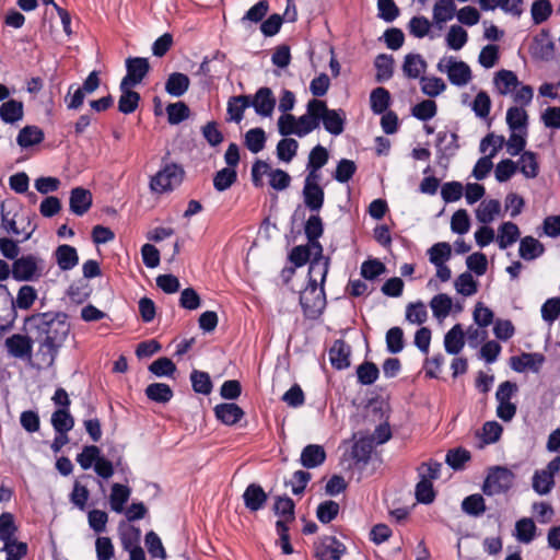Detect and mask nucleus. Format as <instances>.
I'll return each instance as SVG.
<instances>
[{
    "mask_svg": "<svg viewBox=\"0 0 560 560\" xmlns=\"http://www.w3.org/2000/svg\"><path fill=\"white\" fill-rule=\"evenodd\" d=\"M5 343L9 352L16 358L27 355L32 351L31 340L22 335H13L7 339Z\"/></svg>",
    "mask_w": 560,
    "mask_h": 560,
    "instance_id": "f704fd0d",
    "label": "nucleus"
},
{
    "mask_svg": "<svg viewBox=\"0 0 560 560\" xmlns=\"http://www.w3.org/2000/svg\"><path fill=\"white\" fill-rule=\"evenodd\" d=\"M511 135L505 141L506 151L510 155H518L526 145L527 130H510Z\"/></svg>",
    "mask_w": 560,
    "mask_h": 560,
    "instance_id": "09e8293b",
    "label": "nucleus"
},
{
    "mask_svg": "<svg viewBox=\"0 0 560 560\" xmlns=\"http://www.w3.org/2000/svg\"><path fill=\"white\" fill-rule=\"evenodd\" d=\"M56 260L61 270H70L79 262L77 249L70 245H60L55 252Z\"/></svg>",
    "mask_w": 560,
    "mask_h": 560,
    "instance_id": "a878e982",
    "label": "nucleus"
},
{
    "mask_svg": "<svg viewBox=\"0 0 560 560\" xmlns=\"http://www.w3.org/2000/svg\"><path fill=\"white\" fill-rule=\"evenodd\" d=\"M126 68L127 74L121 80L122 85L136 86L149 72L150 65L147 58L136 57L126 60Z\"/></svg>",
    "mask_w": 560,
    "mask_h": 560,
    "instance_id": "ddd939ff",
    "label": "nucleus"
},
{
    "mask_svg": "<svg viewBox=\"0 0 560 560\" xmlns=\"http://www.w3.org/2000/svg\"><path fill=\"white\" fill-rule=\"evenodd\" d=\"M456 291L465 296L474 295L477 292V282L469 272H464L455 280Z\"/></svg>",
    "mask_w": 560,
    "mask_h": 560,
    "instance_id": "5fc2aeb1",
    "label": "nucleus"
},
{
    "mask_svg": "<svg viewBox=\"0 0 560 560\" xmlns=\"http://www.w3.org/2000/svg\"><path fill=\"white\" fill-rule=\"evenodd\" d=\"M328 272V262L322 259H313L310 265V281L306 288L301 292L300 303L307 317H317L326 305V299L323 287L318 285L326 279Z\"/></svg>",
    "mask_w": 560,
    "mask_h": 560,
    "instance_id": "f03ea898",
    "label": "nucleus"
},
{
    "mask_svg": "<svg viewBox=\"0 0 560 560\" xmlns=\"http://www.w3.org/2000/svg\"><path fill=\"white\" fill-rule=\"evenodd\" d=\"M101 451L95 445L84 446L82 452L78 454L77 462L83 469H89L95 465L97 459L101 457Z\"/></svg>",
    "mask_w": 560,
    "mask_h": 560,
    "instance_id": "0e129e2a",
    "label": "nucleus"
},
{
    "mask_svg": "<svg viewBox=\"0 0 560 560\" xmlns=\"http://www.w3.org/2000/svg\"><path fill=\"white\" fill-rule=\"evenodd\" d=\"M470 229V219L465 209L455 211L451 219V230L457 234H465Z\"/></svg>",
    "mask_w": 560,
    "mask_h": 560,
    "instance_id": "e2e57ef3",
    "label": "nucleus"
},
{
    "mask_svg": "<svg viewBox=\"0 0 560 560\" xmlns=\"http://www.w3.org/2000/svg\"><path fill=\"white\" fill-rule=\"evenodd\" d=\"M514 482V474L504 467L493 468L486 478L483 492L487 495H495L508 491Z\"/></svg>",
    "mask_w": 560,
    "mask_h": 560,
    "instance_id": "1a4fd4ad",
    "label": "nucleus"
},
{
    "mask_svg": "<svg viewBox=\"0 0 560 560\" xmlns=\"http://www.w3.org/2000/svg\"><path fill=\"white\" fill-rule=\"evenodd\" d=\"M560 316V298L548 299L541 306V317L552 323Z\"/></svg>",
    "mask_w": 560,
    "mask_h": 560,
    "instance_id": "774afa93",
    "label": "nucleus"
},
{
    "mask_svg": "<svg viewBox=\"0 0 560 560\" xmlns=\"http://www.w3.org/2000/svg\"><path fill=\"white\" fill-rule=\"evenodd\" d=\"M427 254L429 257V261L432 265L436 266V265L446 264V261H448L451 259L452 247L446 242H439V243H435L434 245H432L427 250Z\"/></svg>",
    "mask_w": 560,
    "mask_h": 560,
    "instance_id": "c9c22d12",
    "label": "nucleus"
},
{
    "mask_svg": "<svg viewBox=\"0 0 560 560\" xmlns=\"http://www.w3.org/2000/svg\"><path fill=\"white\" fill-rule=\"evenodd\" d=\"M214 413L226 425H233L244 416V411L234 402H225L215 406Z\"/></svg>",
    "mask_w": 560,
    "mask_h": 560,
    "instance_id": "6ab92c4d",
    "label": "nucleus"
},
{
    "mask_svg": "<svg viewBox=\"0 0 560 560\" xmlns=\"http://www.w3.org/2000/svg\"><path fill=\"white\" fill-rule=\"evenodd\" d=\"M526 106L515 104L508 108L505 121L510 130H527L528 114L525 109Z\"/></svg>",
    "mask_w": 560,
    "mask_h": 560,
    "instance_id": "f3484780",
    "label": "nucleus"
},
{
    "mask_svg": "<svg viewBox=\"0 0 560 560\" xmlns=\"http://www.w3.org/2000/svg\"><path fill=\"white\" fill-rule=\"evenodd\" d=\"M44 132L37 126H25L16 137V142L21 148H30L42 142Z\"/></svg>",
    "mask_w": 560,
    "mask_h": 560,
    "instance_id": "c85d7f7f",
    "label": "nucleus"
},
{
    "mask_svg": "<svg viewBox=\"0 0 560 560\" xmlns=\"http://www.w3.org/2000/svg\"><path fill=\"white\" fill-rule=\"evenodd\" d=\"M518 226L513 222H503L498 229L497 243L501 249H506L520 238Z\"/></svg>",
    "mask_w": 560,
    "mask_h": 560,
    "instance_id": "5701e85b",
    "label": "nucleus"
},
{
    "mask_svg": "<svg viewBox=\"0 0 560 560\" xmlns=\"http://www.w3.org/2000/svg\"><path fill=\"white\" fill-rule=\"evenodd\" d=\"M536 525L532 518H521L515 524V537L518 541L528 544L535 537Z\"/></svg>",
    "mask_w": 560,
    "mask_h": 560,
    "instance_id": "ea45409f",
    "label": "nucleus"
},
{
    "mask_svg": "<svg viewBox=\"0 0 560 560\" xmlns=\"http://www.w3.org/2000/svg\"><path fill=\"white\" fill-rule=\"evenodd\" d=\"M243 500L245 506L255 512L265 505L267 501V493L259 485L250 483L244 491Z\"/></svg>",
    "mask_w": 560,
    "mask_h": 560,
    "instance_id": "a211bd4d",
    "label": "nucleus"
},
{
    "mask_svg": "<svg viewBox=\"0 0 560 560\" xmlns=\"http://www.w3.org/2000/svg\"><path fill=\"white\" fill-rule=\"evenodd\" d=\"M501 213V203L497 199L482 200L475 211L476 219L488 225L493 222Z\"/></svg>",
    "mask_w": 560,
    "mask_h": 560,
    "instance_id": "dca6fc26",
    "label": "nucleus"
},
{
    "mask_svg": "<svg viewBox=\"0 0 560 560\" xmlns=\"http://www.w3.org/2000/svg\"><path fill=\"white\" fill-rule=\"evenodd\" d=\"M266 142V135L261 128L249 129L245 135V144L253 153L260 152Z\"/></svg>",
    "mask_w": 560,
    "mask_h": 560,
    "instance_id": "603ef678",
    "label": "nucleus"
},
{
    "mask_svg": "<svg viewBox=\"0 0 560 560\" xmlns=\"http://www.w3.org/2000/svg\"><path fill=\"white\" fill-rule=\"evenodd\" d=\"M544 245L532 236H525L521 240L518 253L525 260H533L542 255Z\"/></svg>",
    "mask_w": 560,
    "mask_h": 560,
    "instance_id": "cd10ccee",
    "label": "nucleus"
},
{
    "mask_svg": "<svg viewBox=\"0 0 560 560\" xmlns=\"http://www.w3.org/2000/svg\"><path fill=\"white\" fill-rule=\"evenodd\" d=\"M43 260L34 255H25L14 260L12 277L18 281H33L43 273Z\"/></svg>",
    "mask_w": 560,
    "mask_h": 560,
    "instance_id": "6e6552de",
    "label": "nucleus"
},
{
    "mask_svg": "<svg viewBox=\"0 0 560 560\" xmlns=\"http://www.w3.org/2000/svg\"><path fill=\"white\" fill-rule=\"evenodd\" d=\"M250 105L262 117H270L276 106V98L269 88H260L254 95Z\"/></svg>",
    "mask_w": 560,
    "mask_h": 560,
    "instance_id": "4468645a",
    "label": "nucleus"
},
{
    "mask_svg": "<svg viewBox=\"0 0 560 560\" xmlns=\"http://www.w3.org/2000/svg\"><path fill=\"white\" fill-rule=\"evenodd\" d=\"M428 318V312L425 305L421 302L411 303L407 306L406 310V319L410 324L421 325Z\"/></svg>",
    "mask_w": 560,
    "mask_h": 560,
    "instance_id": "69168bd1",
    "label": "nucleus"
},
{
    "mask_svg": "<svg viewBox=\"0 0 560 560\" xmlns=\"http://www.w3.org/2000/svg\"><path fill=\"white\" fill-rule=\"evenodd\" d=\"M438 71L447 75L448 81L456 86H465L472 79L470 67L453 56L443 57L436 65Z\"/></svg>",
    "mask_w": 560,
    "mask_h": 560,
    "instance_id": "423d86ee",
    "label": "nucleus"
},
{
    "mask_svg": "<svg viewBox=\"0 0 560 560\" xmlns=\"http://www.w3.org/2000/svg\"><path fill=\"white\" fill-rule=\"evenodd\" d=\"M390 95L384 88H376L370 96L371 109L375 114L384 113L389 105Z\"/></svg>",
    "mask_w": 560,
    "mask_h": 560,
    "instance_id": "de8ad7c7",
    "label": "nucleus"
},
{
    "mask_svg": "<svg viewBox=\"0 0 560 560\" xmlns=\"http://www.w3.org/2000/svg\"><path fill=\"white\" fill-rule=\"evenodd\" d=\"M491 98L486 91H479L475 96L471 109L478 118H488L491 110Z\"/></svg>",
    "mask_w": 560,
    "mask_h": 560,
    "instance_id": "8fccbe9b",
    "label": "nucleus"
},
{
    "mask_svg": "<svg viewBox=\"0 0 560 560\" xmlns=\"http://www.w3.org/2000/svg\"><path fill=\"white\" fill-rule=\"evenodd\" d=\"M70 210L77 215L85 214L92 206V194L83 187H75L70 192Z\"/></svg>",
    "mask_w": 560,
    "mask_h": 560,
    "instance_id": "2eb2a0df",
    "label": "nucleus"
},
{
    "mask_svg": "<svg viewBox=\"0 0 560 560\" xmlns=\"http://www.w3.org/2000/svg\"><path fill=\"white\" fill-rule=\"evenodd\" d=\"M462 509L469 515H481L486 511L485 500L480 494H471L464 499Z\"/></svg>",
    "mask_w": 560,
    "mask_h": 560,
    "instance_id": "680f3d73",
    "label": "nucleus"
},
{
    "mask_svg": "<svg viewBox=\"0 0 560 560\" xmlns=\"http://www.w3.org/2000/svg\"><path fill=\"white\" fill-rule=\"evenodd\" d=\"M145 395L153 401L167 402L173 397V390L167 384L153 383L145 388Z\"/></svg>",
    "mask_w": 560,
    "mask_h": 560,
    "instance_id": "58836bf2",
    "label": "nucleus"
},
{
    "mask_svg": "<svg viewBox=\"0 0 560 560\" xmlns=\"http://www.w3.org/2000/svg\"><path fill=\"white\" fill-rule=\"evenodd\" d=\"M0 117L5 122H15L23 117L22 102L10 100L4 102L0 107Z\"/></svg>",
    "mask_w": 560,
    "mask_h": 560,
    "instance_id": "e433bc0d",
    "label": "nucleus"
},
{
    "mask_svg": "<svg viewBox=\"0 0 560 560\" xmlns=\"http://www.w3.org/2000/svg\"><path fill=\"white\" fill-rule=\"evenodd\" d=\"M190 380L195 392L203 395L211 393L212 383L208 373L194 371L190 375Z\"/></svg>",
    "mask_w": 560,
    "mask_h": 560,
    "instance_id": "338daca9",
    "label": "nucleus"
},
{
    "mask_svg": "<svg viewBox=\"0 0 560 560\" xmlns=\"http://www.w3.org/2000/svg\"><path fill=\"white\" fill-rule=\"evenodd\" d=\"M129 497L130 489L127 486L114 483L109 495L110 509L116 513H121L124 511V505L129 500Z\"/></svg>",
    "mask_w": 560,
    "mask_h": 560,
    "instance_id": "72a5a7b5",
    "label": "nucleus"
},
{
    "mask_svg": "<svg viewBox=\"0 0 560 560\" xmlns=\"http://www.w3.org/2000/svg\"><path fill=\"white\" fill-rule=\"evenodd\" d=\"M505 138L503 136L489 133L481 140L480 151L482 153H487V151L490 150L487 156L493 159L497 155V153L503 148Z\"/></svg>",
    "mask_w": 560,
    "mask_h": 560,
    "instance_id": "3c124183",
    "label": "nucleus"
},
{
    "mask_svg": "<svg viewBox=\"0 0 560 560\" xmlns=\"http://www.w3.org/2000/svg\"><path fill=\"white\" fill-rule=\"evenodd\" d=\"M378 374V368L372 362H364L357 369L358 381L362 385L373 384L377 380Z\"/></svg>",
    "mask_w": 560,
    "mask_h": 560,
    "instance_id": "864d4df0",
    "label": "nucleus"
},
{
    "mask_svg": "<svg viewBox=\"0 0 560 560\" xmlns=\"http://www.w3.org/2000/svg\"><path fill=\"white\" fill-rule=\"evenodd\" d=\"M0 212H1V226L8 233L13 235H22L23 240L31 238L32 234L34 233L36 226L32 224V215H23L20 219V225L16 221V212H15V206L12 203H9L7 201H2L0 206Z\"/></svg>",
    "mask_w": 560,
    "mask_h": 560,
    "instance_id": "39448f33",
    "label": "nucleus"
},
{
    "mask_svg": "<svg viewBox=\"0 0 560 560\" xmlns=\"http://www.w3.org/2000/svg\"><path fill=\"white\" fill-rule=\"evenodd\" d=\"M386 347L390 353H399L404 349V331L400 327H392L386 332Z\"/></svg>",
    "mask_w": 560,
    "mask_h": 560,
    "instance_id": "4d7b16f0",
    "label": "nucleus"
},
{
    "mask_svg": "<svg viewBox=\"0 0 560 560\" xmlns=\"http://www.w3.org/2000/svg\"><path fill=\"white\" fill-rule=\"evenodd\" d=\"M37 299V292L32 285H22L15 299V305L20 310H28Z\"/></svg>",
    "mask_w": 560,
    "mask_h": 560,
    "instance_id": "052dcab7",
    "label": "nucleus"
},
{
    "mask_svg": "<svg viewBox=\"0 0 560 560\" xmlns=\"http://www.w3.org/2000/svg\"><path fill=\"white\" fill-rule=\"evenodd\" d=\"M39 342L36 358L40 368L52 365L59 349L65 343L69 332L70 324L67 315L62 313H44L33 317Z\"/></svg>",
    "mask_w": 560,
    "mask_h": 560,
    "instance_id": "f257e3e1",
    "label": "nucleus"
},
{
    "mask_svg": "<svg viewBox=\"0 0 560 560\" xmlns=\"http://www.w3.org/2000/svg\"><path fill=\"white\" fill-rule=\"evenodd\" d=\"M51 424L56 432L67 433L72 430L74 420L68 409H58L51 416Z\"/></svg>",
    "mask_w": 560,
    "mask_h": 560,
    "instance_id": "37998d69",
    "label": "nucleus"
},
{
    "mask_svg": "<svg viewBox=\"0 0 560 560\" xmlns=\"http://www.w3.org/2000/svg\"><path fill=\"white\" fill-rule=\"evenodd\" d=\"M323 107L318 109V124L323 121L324 128L331 135L342 133L346 115L341 109H329L324 101Z\"/></svg>",
    "mask_w": 560,
    "mask_h": 560,
    "instance_id": "f8f14e48",
    "label": "nucleus"
},
{
    "mask_svg": "<svg viewBox=\"0 0 560 560\" xmlns=\"http://www.w3.org/2000/svg\"><path fill=\"white\" fill-rule=\"evenodd\" d=\"M544 359L537 353H523L520 357L511 358V366L514 371L523 372L528 368L540 365Z\"/></svg>",
    "mask_w": 560,
    "mask_h": 560,
    "instance_id": "c03bdc74",
    "label": "nucleus"
},
{
    "mask_svg": "<svg viewBox=\"0 0 560 560\" xmlns=\"http://www.w3.org/2000/svg\"><path fill=\"white\" fill-rule=\"evenodd\" d=\"M427 70V61L419 54H408L402 63V72L409 79L421 78Z\"/></svg>",
    "mask_w": 560,
    "mask_h": 560,
    "instance_id": "aec40b11",
    "label": "nucleus"
},
{
    "mask_svg": "<svg viewBox=\"0 0 560 560\" xmlns=\"http://www.w3.org/2000/svg\"><path fill=\"white\" fill-rule=\"evenodd\" d=\"M326 459V453L323 446L310 444L305 446L301 454V464L306 468H315L322 465Z\"/></svg>",
    "mask_w": 560,
    "mask_h": 560,
    "instance_id": "b1692460",
    "label": "nucleus"
},
{
    "mask_svg": "<svg viewBox=\"0 0 560 560\" xmlns=\"http://www.w3.org/2000/svg\"><path fill=\"white\" fill-rule=\"evenodd\" d=\"M516 165L520 168V172L526 178H535L539 173V164L537 161V155L532 151H525L522 153Z\"/></svg>",
    "mask_w": 560,
    "mask_h": 560,
    "instance_id": "7c9ffc66",
    "label": "nucleus"
},
{
    "mask_svg": "<svg viewBox=\"0 0 560 560\" xmlns=\"http://www.w3.org/2000/svg\"><path fill=\"white\" fill-rule=\"evenodd\" d=\"M324 190L320 186H304L303 199L305 206L314 212H318L324 205Z\"/></svg>",
    "mask_w": 560,
    "mask_h": 560,
    "instance_id": "c756f323",
    "label": "nucleus"
},
{
    "mask_svg": "<svg viewBox=\"0 0 560 560\" xmlns=\"http://www.w3.org/2000/svg\"><path fill=\"white\" fill-rule=\"evenodd\" d=\"M350 347L343 340H336L329 350L332 366L341 370L350 365Z\"/></svg>",
    "mask_w": 560,
    "mask_h": 560,
    "instance_id": "4be33fe9",
    "label": "nucleus"
},
{
    "mask_svg": "<svg viewBox=\"0 0 560 560\" xmlns=\"http://www.w3.org/2000/svg\"><path fill=\"white\" fill-rule=\"evenodd\" d=\"M465 346V334L459 324L453 326L444 337V348L450 354H458Z\"/></svg>",
    "mask_w": 560,
    "mask_h": 560,
    "instance_id": "412c9836",
    "label": "nucleus"
},
{
    "mask_svg": "<svg viewBox=\"0 0 560 560\" xmlns=\"http://www.w3.org/2000/svg\"><path fill=\"white\" fill-rule=\"evenodd\" d=\"M430 306L434 317L439 319L445 318L452 308V299L444 293L433 296L430 302Z\"/></svg>",
    "mask_w": 560,
    "mask_h": 560,
    "instance_id": "49530a36",
    "label": "nucleus"
},
{
    "mask_svg": "<svg viewBox=\"0 0 560 560\" xmlns=\"http://www.w3.org/2000/svg\"><path fill=\"white\" fill-rule=\"evenodd\" d=\"M492 84L497 95L510 96L514 104L529 105L533 101V88L521 82L511 70L501 69L497 71L493 74Z\"/></svg>",
    "mask_w": 560,
    "mask_h": 560,
    "instance_id": "20e7f679",
    "label": "nucleus"
},
{
    "mask_svg": "<svg viewBox=\"0 0 560 560\" xmlns=\"http://www.w3.org/2000/svg\"><path fill=\"white\" fill-rule=\"evenodd\" d=\"M183 179V171L175 164L166 165L150 180V189L156 194L167 192L178 186Z\"/></svg>",
    "mask_w": 560,
    "mask_h": 560,
    "instance_id": "0eeeda50",
    "label": "nucleus"
},
{
    "mask_svg": "<svg viewBox=\"0 0 560 560\" xmlns=\"http://www.w3.org/2000/svg\"><path fill=\"white\" fill-rule=\"evenodd\" d=\"M500 52L497 45L485 46L478 56V62L485 69H491L499 62Z\"/></svg>",
    "mask_w": 560,
    "mask_h": 560,
    "instance_id": "6e6d98bb",
    "label": "nucleus"
},
{
    "mask_svg": "<svg viewBox=\"0 0 560 560\" xmlns=\"http://www.w3.org/2000/svg\"><path fill=\"white\" fill-rule=\"evenodd\" d=\"M250 105V98L246 95L233 96L228 102L229 119L240 122L243 119L245 109Z\"/></svg>",
    "mask_w": 560,
    "mask_h": 560,
    "instance_id": "473e14b6",
    "label": "nucleus"
},
{
    "mask_svg": "<svg viewBox=\"0 0 560 560\" xmlns=\"http://www.w3.org/2000/svg\"><path fill=\"white\" fill-rule=\"evenodd\" d=\"M1 551L5 552V560H21L26 557L28 546L16 538L3 542Z\"/></svg>",
    "mask_w": 560,
    "mask_h": 560,
    "instance_id": "4c0bfd02",
    "label": "nucleus"
},
{
    "mask_svg": "<svg viewBox=\"0 0 560 560\" xmlns=\"http://www.w3.org/2000/svg\"><path fill=\"white\" fill-rule=\"evenodd\" d=\"M119 88L121 91V95L118 101V109L124 114L133 113L138 107L140 95L131 90L133 88L131 85L124 86L120 82Z\"/></svg>",
    "mask_w": 560,
    "mask_h": 560,
    "instance_id": "bb28decb",
    "label": "nucleus"
},
{
    "mask_svg": "<svg viewBox=\"0 0 560 560\" xmlns=\"http://www.w3.org/2000/svg\"><path fill=\"white\" fill-rule=\"evenodd\" d=\"M95 552L97 560H112L115 555L112 539L106 536H98L95 540Z\"/></svg>",
    "mask_w": 560,
    "mask_h": 560,
    "instance_id": "bf43d9fd",
    "label": "nucleus"
},
{
    "mask_svg": "<svg viewBox=\"0 0 560 560\" xmlns=\"http://www.w3.org/2000/svg\"><path fill=\"white\" fill-rule=\"evenodd\" d=\"M299 142L293 138H284L277 144V156L280 161L289 163L296 155Z\"/></svg>",
    "mask_w": 560,
    "mask_h": 560,
    "instance_id": "a18cd8bd",
    "label": "nucleus"
},
{
    "mask_svg": "<svg viewBox=\"0 0 560 560\" xmlns=\"http://www.w3.org/2000/svg\"><path fill=\"white\" fill-rule=\"evenodd\" d=\"M18 527L11 513L4 512L0 515V540L2 542L15 538Z\"/></svg>",
    "mask_w": 560,
    "mask_h": 560,
    "instance_id": "13d9d810",
    "label": "nucleus"
},
{
    "mask_svg": "<svg viewBox=\"0 0 560 560\" xmlns=\"http://www.w3.org/2000/svg\"><path fill=\"white\" fill-rule=\"evenodd\" d=\"M445 40L451 49L459 50L466 45L468 33L459 25H452L446 34Z\"/></svg>",
    "mask_w": 560,
    "mask_h": 560,
    "instance_id": "79ce46f5",
    "label": "nucleus"
},
{
    "mask_svg": "<svg viewBox=\"0 0 560 560\" xmlns=\"http://www.w3.org/2000/svg\"><path fill=\"white\" fill-rule=\"evenodd\" d=\"M322 101L313 98L306 105V113L300 117L292 114H283L278 119V131L281 136L295 135L300 138L307 136L319 127L318 109L322 108Z\"/></svg>",
    "mask_w": 560,
    "mask_h": 560,
    "instance_id": "7ed1b4c3",
    "label": "nucleus"
},
{
    "mask_svg": "<svg viewBox=\"0 0 560 560\" xmlns=\"http://www.w3.org/2000/svg\"><path fill=\"white\" fill-rule=\"evenodd\" d=\"M190 80L182 72H173L168 75L165 83V91L172 95L179 97L189 89Z\"/></svg>",
    "mask_w": 560,
    "mask_h": 560,
    "instance_id": "393cba45",
    "label": "nucleus"
},
{
    "mask_svg": "<svg viewBox=\"0 0 560 560\" xmlns=\"http://www.w3.org/2000/svg\"><path fill=\"white\" fill-rule=\"evenodd\" d=\"M420 85L422 93L430 97L439 96L446 90L445 82L438 77H421Z\"/></svg>",
    "mask_w": 560,
    "mask_h": 560,
    "instance_id": "a19ab883",
    "label": "nucleus"
},
{
    "mask_svg": "<svg viewBox=\"0 0 560 560\" xmlns=\"http://www.w3.org/2000/svg\"><path fill=\"white\" fill-rule=\"evenodd\" d=\"M560 471V456L553 458L546 468L536 470L533 476V489L540 495L548 494L555 486V476Z\"/></svg>",
    "mask_w": 560,
    "mask_h": 560,
    "instance_id": "9d476101",
    "label": "nucleus"
},
{
    "mask_svg": "<svg viewBox=\"0 0 560 560\" xmlns=\"http://www.w3.org/2000/svg\"><path fill=\"white\" fill-rule=\"evenodd\" d=\"M345 551V545L334 536L322 537L315 542V556L319 560H340Z\"/></svg>",
    "mask_w": 560,
    "mask_h": 560,
    "instance_id": "9b49d317",
    "label": "nucleus"
},
{
    "mask_svg": "<svg viewBox=\"0 0 560 560\" xmlns=\"http://www.w3.org/2000/svg\"><path fill=\"white\" fill-rule=\"evenodd\" d=\"M456 13V5L453 0H439L433 7V20L442 25L451 21Z\"/></svg>",
    "mask_w": 560,
    "mask_h": 560,
    "instance_id": "2f4dec72",
    "label": "nucleus"
}]
</instances>
